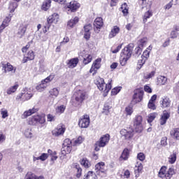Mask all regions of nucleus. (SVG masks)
<instances>
[{
    "label": "nucleus",
    "instance_id": "obj_41",
    "mask_svg": "<svg viewBox=\"0 0 179 179\" xmlns=\"http://www.w3.org/2000/svg\"><path fill=\"white\" fill-rule=\"evenodd\" d=\"M49 93L52 97H58V94H59V90L58 88H53L50 90Z\"/></svg>",
    "mask_w": 179,
    "mask_h": 179
},
{
    "label": "nucleus",
    "instance_id": "obj_28",
    "mask_svg": "<svg viewBox=\"0 0 179 179\" xmlns=\"http://www.w3.org/2000/svg\"><path fill=\"white\" fill-rule=\"evenodd\" d=\"M37 111H38V109L33 108L32 109H29L24 112L22 117L23 118H27V117H30V115L34 114L35 113H37Z\"/></svg>",
    "mask_w": 179,
    "mask_h": 179
},
{
    "label": "nucleus",
    "instance_id": "obj_30",
    "mask_svg": "<svg viewBox=\"0 0 179 179\" xmlns=\"http://www.w3.org/2000/svg\"><path fill=\"white\" fill-rule=\"evenodd\" d=\"M170 134H171V136H172V138L179 141V129L178 128L173 129L171 131Z\"/></svg>",
    "mask_w": 179,
    "mask_h": 179
},
{
    "label": "nucleus",
    "instance_id": "obj_15",
    "mask_svg": "<svg viewBox=\"0 0 179 179\" xmlns=\"http://www.w3.org/2000/svg\"><path fill=\"white\" fill-rule=\"evenodd\" d=\"M65 125L59 124L56 129L52 131V135L53 136H61L65 134L66 131Z\"/></svg>",
    "mask_w": 179,
    "mask_h": 179
},
{
    "label": "nucleus",
    "instance_id": "obj_3",
    "mask_svg": "<svg viewBox=\"0 0 179 179\" xmlns=\"http://www.w3.org/2000/svg\"><path fill=\"white\" fill-rule=\"evenodd\" d=\"M58 20H59V15L58 13H53L52 15H50L46 22L45 23L44 28H43V33H47L48 30H50V27H51V24L52 23H57Z\"/></svg>",
    "mask_w": 179,
    "mask_h": 179
},
{
    "label": "nucleus",
    "instance_id": "obj_10",
    "mask_svg": "<svg viewBox=\"0 0 179 179\" xmlns=\"http://www.w3.org/2000/svg\"><path fill=\"white\" fill-rule=\"evenodd\" d=\"M120 134L121 137L123 138V139H125V141H131V139L134 138V135H135V131L132 129H122Z\"/></svg>",
    "mask_w": 179,
    "mask_h": 179
},
{
    "label": "nucleus",
    "instance_id": "obj_33",
    "mask_svg": "<svg viewBox=\"0 0 179 179\" xmlns=\"http://www.w3.org/2000/svg\"><path fill=\"white\" fill-rule=\"evenodd\" d=\"M166 171H167V167L162 166L159 171L158 177H159L160 178H166Z\"/></svg>",
    "mask_w": 179,
    "mask_h": 179
},
{
    "label": "nucleus",
    "instance_id": "obj_48",
    "mask_svg": "<svg viewBox=\"0 0 179 179\" xmlns=\"http://www.w3.org/2000/svg\"><path fill=\"white\" fill-rule=\"evenodd\" d=\"M126 115H132L134 113V108L132 106H127L124 110Z\"/></svg>",
    "mask_w": 179,
    "mask_h": 179
},
{
    "label": "nucleus",
    "instance_id": "obj_23",
    "mask_svg": "<svg viewBox=\"0 0 179 179\" xmlns=\"http://www.w3.org/2000/svg\"><path fill=\"white\" fill-rule=\"evenodd\" d=\"M161 104L162 108H167V107H170L171 101H170L169 97L164 96V98H162Z\"/></svg>",
    "mask_w": 179,
    "mask_h": 179
},
{
    "label": "nucleus",
    "instance_id": "obj_43",
    "mask_svg": "<svg viewBox=\"0 0 179 179\" xmlns=\"http://www.w3.org/2000/svg\"><path fill=\"white\" fill-rule=\"evenodd\" d=\"M17 6H19V4H17V1H13L10 3L9 8L10 9L11 13L15 12V10L17 8Z\"/></svg>",
    "mask_w": 179,
    "mask_h": 179
},
{
    "label": "nucleus",
    "instance_id": "obj_58",
    "mask_svg": "<svg viewBox=\"0 0 179 179\" xmlns=\"http://www.w3.org/2000/svg\"><path fill=\"white\" fill-rule=\"evenodd\" d=\"M156 72L152 71L151 73H148L144 76L145 79H150V78H153Z\"/></svg>",
    "mask_w": 179,
    "mask_h": 179
},
{
    "label": "nucleus",
    "instance_id": "obj_64",
    "mask_svg": "<svg viewBox=\"0 0 179 179\" xmlns=\"http://www.w3.org/2000/svg\"><path fill=\"white\" fill-rule=\"evenodd\" d=\"M2 118H6L8 117V110L2 109L1 111Z\"/></svg>",
    "mask_w": 179,
    "mask_h": 179
},
{
    "label": "nucleus",
    "instance_id": "obj_51",
    "mask_svg": "<svg viewBox=\"0 0 179 179\" xmlns=\"http://www.w3.org/2000/svg\"><path fill=\"white\" fill-rule=\"evenodd\" d=\"M157 116V114L156 113H150L148 115V122H149V124H150V122H153Z\"/></svg>",
    "mask_w": 179,
    "mask_h": 179
},
{
    "label": "nucleus",
    "instance_id": "obj_62",
    "mask_svg": "<svg viewBox=\"0 0 179 179\" xmlns=\"http://www.w3.org/2000/svg\"><path fill=\"white\" fill-rule=\"evenodd\" d=\"M148 108H150L151 110H156V105L155 104V102L149 101Z\"/></svg>",
    "mask_w": 179,
    "mask_h": 179
},
{
    "label": "nucleus",
    "instance_id": "obj_52",
    "mask_svg": "<svg viewBox=\"0 0 179 179\" xmlns=\"http://www.w3.org/2000/svg\"><path fill=\"white\" fill-rule=\"evenodd\" d=\"M121 89H122V87H117L113 88L111 91L112 96H115V95L118 94V93H120V92H121Z\"/></svg>",
    "mask_w": 179,
    "mask_h": 179
},
{
    "label": "nucleus",
    "instance_id": "obj_31",
    "mask_svg": "<svg viewBox=\"0 0 179 179\" xmlns=\"http://www.w3.org/2000/svg\"><path fill=\"white\" fill-rule=\"evenodd\" d=\"M84 179H97V175L93 171H88L87 173L84 176Z\"/></svg>",
    "mask_w": 179,
    "mask_h": 179
},
{
    "label": "nucleus",
    "instance_id": "obj_29",
    "mask_svg": "<svg viewBox=\"0 0 179 179\" xmlns=\"http://www.w3.org/2000/svg\"><path fill=\"white\" fill-rule=\"evenodd\" d=\"M118 33H120V27H118L117 26H115L113 27V29H111L108 38H113L115 37V36H117Z\"/></svg>",
    "mask_w": 179,
    "mask_h": 179
},
{
    "label": "nucleus",
    "instance_id": "obj_8",
    "mask_svg": "<svg viewBox=\"0 0 179 179\" xmlns=\"http://www.w3.org/2000/svg\"><path fill=\"white\" fill-rule=\"evenodd\" d=\"M71 152H72V141L69 138H66L63 143L62 155L65 156L66 155H69Z\"/></svg>",
    "mask_w": 179,
    "mask_h": 179
},
{
    "label": "nucleus",
    "instance_id": "obj_49",
    "mask_svg": "<svg viewBox=\"0 0 179 179\" xmlns=\"http://www.w3.org/2000/svg\"><path fill=\"white\" fill-rule=\"evenodd\" d=\"M122 48V44L117 45L116 48L115 46L111 48V52L113 54H117Z\"/></svg>",
    "mask_w": 179,
    "mask_h": 179
},
{
    "label": "nucleus",
    "instance_id": "obj_55",
    "mask_svg": "<svg viewBox=\"0 0 179 179\" xmlns=\"http://www.w3.org/2000/svg\"><path fill=\"white\" fill-rule=\"evenodd\" d=\"M6 141V135L3 134L2 131L0 132V145Z\"/></svg>",
    "mask_w": 179,
    "mask_h": 179
},
{
    "label": "nucleus",
    "instance_id": "obj_39",
    "mask_svg": "<svg viewBox=\"0 0 179 179\" xmlns=\"http://www.w3.org/2000/svg\"><path fill=\"white\" fill-rule=\"evenodd\" d=\"M174 169L169 168V170L167 171V173H166L165 178L171 179L173 177V176H174Z\"/></svg>",
    "mask_w": 179,
    "mask_h": 179
},
{
    "label": "nucleus",
    "instance_id": "obj_13",
    "mask_svg": "<svg viewBox=\"0 0 179 179\" xmlns=\"http://www.w3.org/2000/svg\"><path fill=\"white\" fill-rule=\"evenodd\" d=\"M143 99V90L137 89L134 90V94L133 95L132 103L136 104L141 103Z\"/></svg>",
    "mask_w": 179,
    "mask_h": 179
},
{
    "label": "nucleus",
    "instance_id": "obj_56",
    "mask_svg": "<svg viewBox=\"0 0 179 179\" xmlns=\"http://www.w3.org/2000/svg\"><path fill=\"white\" fill-rule=\"evenodd\" d=\"M92 27L91 24H88L84 26V32L90 33V30H92Z\"/></svg>",
    "mask_w": 179,
    "mask_h": 179
},
{
    "label": "nucleus",
    "instance_id": "obj_38",
    "mask_svg": "<svg viewBox=\"0 0 179 179\" xmlns=\"http://www.w3.org/2000/svg\"><path fill=\"white\" fill-rule=\"evenodd\" d=\"M80 164L81 166H83L84 167H85V169H89V167H90L91 166L90 162L86 158L82 159V160L80 161Z\"/></svg>",
    "mask_w": 179,
    "mask_h": 179
},
{
    "label": "nucleus",
    "instance_id": "obj_35",
    "mask_svg": "<svg viewBox=\"0 0 179 179\" xmlns=\"http://www.w3.org/2000/svg\"><path fill=\"white\" fill-rule=\"evenodd\" d=\"M92 59H93V56H92L91 55H85L83 59L84 65H87V64H90Z\"/></svg>",
    "mask_w": 179,
    "mask_h": 179
},
{
    "label": "nucleus",
    "instance_id": "obj_42",
    "mask_svg": "<svg viewBox=\"0 0 179 179\" xmlns=\"http://www.w3.org/2000/svg\"><path fill=\"white\" fill-rule=\"evenodd\" d=\"M152 16H153V13H152V11L148 10V11L145 12L144 14V17H143L144 23H146V22H148V19L152 17Z\"/></svg>",
    "mask_w": 179,
    "mask_h": 179
},
{
    "label": "nucleus",
    "instance_id": "obj_46",
    "mask_svg": "<svg viewBox=\"0 0 179 179\" xmlns=\"http://www.w3.org/2000/svg\"><path fill=\"white\" fill-rule=\"evenodd\" d=\"M143 170V166L141 163L138 162L135 166V173H141Z\"/></svg>",
    "mask_w": 179,
    "mask_h": 179
},
{
    "label": "nucleus",
    "instance_id": "obj_45",
    "mask_svg": "<svg viewBox=\"0 0 179 179\" xmlns=\"http://www.w3.org/2000/svg\"><path fill=\"white\" fill-rule=\"evenodd\" d=\"M122 12L124 16L128 15V5L127 3H124L121 6Z\"/></svg>",
    "mask_w": 179,
    "mask_h": 179
},
{
    "label": "nucleus",
    "instance_id": "obj_57",
    "mask_svg": "<svg viewBox=\"0 0 179 179\" xmlns=\"http://www.w3.org/2000/svg\"><path fill=\"white\" fill-rule=\"evenodd\" d=\"M142 48L140 46H138L136 49H135V54L136 55V57H139V55H141L142 54Z\"/></svg>",
    "mask_w": 179,
    "mask_h": 179
},
{
    "label": "nucleus",
    "instance_id": "obj_19",
    "mask_svg": "<svg viewBox=\"0 0 179 179\" xmlns=\"http://www.w3.org/2000/svg\"><path fill=\"white\" fill-rule=\"evenodd\" d=\"M95 171L96 174H100V173H106L107 169H106V164L104 162H99L95 165Z\"/></svg>",
    "mask_w": 179,
    "mask_h": 179
},
{
    "label": "nucleus",
    "instance_id": "obj_16",
    "mask_svg": "<svg viewBox=\"0 0 179 179\" xmlns=\"http://www.w3.org/2000/svg\"><path fill=\"white\" fill-rule=\"evenodd\" d=\"M101 67V58L96 59L90 70V73H92L93 76L96 75V72H97L98 69H100Z\"/></svg>",
    "mask_w": 179,
    "mask_h": 179
},
{
    "label": "nucleus",
    "instance_id": "obj_9",
    "mask_svg": "<svg viewBox=\"0 0 179 179\" xmlns=\"http://www.w3.org/2000/svg\"><path fill=\"white\" fill-rule=\"evenodd\" d=\"M54 78H55V75L50 74L45 80H43L39 85L36 86V90H38V92H43L48 86V83H50Z\"/></svg>",
    "mask_w": 179,
    "mask_h": 179
},
{
    "label": "nucleus",
    "instance_id": "obj_59",
    "mask_svg": "<svg viewBox=\"0 0 179 179\" xmlns=\"http://www.w3.org/2000/svg\"><path fill=\"white\" fill-rule=\"evenodd\" d=\"M145 154H143V152H140L137 155V159L141 162H143V160H145Z\"/></svg>",
    "mask_w": 179,
    "mask_h": 179
},
{
    "label": "nucleus",
    "instance_id": "obj_25",
    "mask_svg": "<svg viewBox=\"0 0 179 179\" xmlns=\"http://www.w3.org/2000/svg\"><path fill=\"white\" fill-rule=\"evenodd\" d=\"M78 63H79V59L73 58L68 61L67 65L69 68L73 69V68H76V66L78 65Z\"/></svg>",
    "mask_w": 179,
    "mask_h": 179
},
{
    "label": "nucleus",
    "instance_id": "obj_21",
    "mask_svg": "<svg viewBox=\"0 0 179 179\" xmlns=\"http://www.w3.org/2000/svg\"><path fill=\"white\" fill-rule=\"evenodd\" d=\"M170 118V112H167V110H164L163 114L160 118V124L164 125L167 122V120Z\"/></svg>",
    "mask_w": 179,
    "mask_h": 179
},
{
    "label": "nucleus",
    "instance_id": "obj_50",
    "mask_svg": "<svg viewBox=\"0 0 179 179\" xmlns=\"http://www.w3.org/2000/svg\"><path fill=\"white\" fill-rule=\"evenodd\" d=\"M65 108H66L65 107V106L64 105H62L60 106H58L57 108H56V113L57 114H62L64 111H65Z\"/></svg>",
    "mask_w": 179,
    "mask_h": 179
},
{
    "label": "nucleus",
    "instance_id": "obj_12",
    "mask_svg": "<svg viewBox=\"0 0 179 179\" xmlns=\"http://www.w3.org/2000/svg\"><path fill=\"white\" fill-rule=\"evenodd\" d=\"M79 8H80V3H78L76 1H72L66 4V10H67L69 14L71 13L76 12Z\"/></svg>",
    "mask_w": 179,
    "mask_h": 179
},
{
    "label": "nucleus",
    "instance_id": "obj_6",
    "mask_svg": "<svg viewBox=\"0 0 179 179\" xmlns=\"http://www.w3.org/2000/svg\"><path fill=\"white\" fill-rule=\"evenodd\" d=\"M31 97H33V92H31L30 89L24 88V90L17 96L16 100L20 101H27L28 100H30Z\"/></svg>",
    "mask_w": 179,
    "mask_h": 179
},
{
    "label": "nucleus",
    "instance_id": "obj_17",
    "mask_svg": "<svg viewBox=\"0 0 179 179\" xmlns=\"http://www.w3.org/2000/svg\"><path fill=\"white\" fill-rule=\"evenodd\" d=\"M104 23L103 22V18L96 17L94 22V29L96 33H99L100 29L103 27Z\"/></svg>",
    "mask_w": 179,
    "mask_h": 179
},
{
    "label": "nucleus",
    "instance_id": "obj_36",
    "mask_svg": "<svg viewBox=\"0 0 179 179\" xmlns=\"http://www.w3.org/2000/svg\"><path fill=\"white\" fill-rule=\"evenodd\" d=\"M168 159L170 164H174V163H176V160H177V153L173 152Z\"/></svg>",
    "mask_w": 179,
    "mask_h": 179
},
{
    "label": "nucleus",
    "instance_id": "obj_47",
    "mask_svg": "<svg viewBox=\"0 0 179 179\" xmlns=\"http://www.w3.org/2000/svg\"><path fill=\"white\" fill-rule=\"evenodd\" d=\"M24 179H36V174L31 171H29L25 175Z\"/></svg>",
    "mask_w": 179,
    "mask_h": 179
},
{
    "label": "nucleus",
    "instance_id": "obj_32",
    "mask_svg": "<svg viewBox=\"0 0 179 179\" xmlns=\"http://www.w3.org/2000/svg\"><path fill=\"white\" fill-rule=\"evenodd\" d=\"M157 85H166V83H167V78L163 76H159L157 78Z\"/></svg>",
    "mask_w": 179,
    "mask_h": 179
},
{
    "label": "nucleus",
    "instance_id": "obj_14",
    "mask_svg": "<svg viewBox=\"0 0 179 179\" xmlns=\"http://www.w3.org/2000/svg\"><path fill=\"white\" fill-rule=\"evenodd\" d=\"M90 124V117L88 115H84L78 121L80 128H87Z\"/></svg>",
    "mask_w": 179,
    "mask_h": 179
},
{
    "label": "nucleus",
    "instance_id": "obj_2",
    "mask_svg": "<svg viewBox=\"0 0 179 179\" xmlns=\"http://www.w3.org/2000/svg\"><path fill=\"white\" fill-rule=\"evenodd\" d=\"M73 98L74 100L72 101V106L73 107H80L82 103L87 99V93L81 90H77L73 94Z\"/></svg>",
    "mask_w": 179,
    "mask_h": 179
},
{
    "label": "nucleus",
    "instance_id": "obj_1",
    "mask_svg": "<svg viewBox=\"0 0 179 179\" xmlns=\"http://www.w3.org/2000/svg\"><path fill=\"white\" fill-rule=\"evenodd\" d=\"M133 50L134 44L130 43L122 50L120 59V65H122V66H125V65H127V62L131 58V55H132Z\"/></svg>",
    "mask_w": 179,
    "mask_h": 179
},
{
    "label": "nucleus",
    "instance_id": "obj_61",
    "mask_svg": "<svg viewBox=\"0 0 179 179\" xmlns=\"http://www.w3.org/2000/svg\"><path fill=\"white\" fill-rule=\"evenodd\" d=\"M83 142V138L82 136H79L76 140H75V145H80Z\"/></svg>",
    "mask_w": 179,
    "mask_h": 179
},
{
    "label": "nucleus",
    "instance_id": "obj_5",
    "mask_svg": "<svg viewBox=\"0 0 179 179\" xmlns=\"http://www.w3.org/2000/svg\"><path fill=\"white\" fill-rule=\"evenodd\" d=\"M97 87L101 92H103L105 94H107L110 90H111V80H108V83H104V79L99 78L96 82Z\"/></svg>",
    "mask_w": 179,
    "mask_h": 179
},
{
    "label": "nucleus",
    "instance_id": "obj_37",
    "mask_svg": "<svg viewBox=\"0 0 179 179\" xmlns=\"http://www.w3.org/2000/svg\"><path fill=\"white\" fill-rule=\"evenodd\" d=\"M50 6H51V0H46L42 5V10H48V9H50Z\"/></svg>",
    "mask_w": 179,
    "mask_h": 179
},
{
    "label": "nucleus",
    "instance_id": "obj_26",
    "mask_svg": "<svg viewBox=\"0 0 179 179\" xmlns=\"http://www.w3.org/2000/svg\"><path fill=\"white\" fill-rule=\"evenodd\" d=\"M12 15L9 17H6L4 20L3 21V23L0 26V33H2V30H3L6 27H8L9 26V22L11 20Z\"/></svg>",
    "mask_w": 179,
    "mask_h": 179
},
{
    "label": "nucleus",
    "instance_id": "obj_63",
    "mask_svg": "<svg viewBox=\"0 0 179 179\" xmlns=\"http://www.w3.org/2000/svg\"><path fill=\"white\" fill-rule=\"evenodd\" d=\"M178 37V32L177 31H172L171 32V38H177Z\"/></svg>",
    "mask_w": 179,
    "mask_h": 179
},
{
    "label": "nucleus",
    "instance_id": "obj_34",
    "mask_svg": "<svg viewBox=\"0 0 179 179\" xmlns=\"http://www.w3.org/2000/svg\"><path fill=\"white\" fill-rule=\"evenodd\" d=\"M74 168L76 170L77 178H80V177H82V168H80L78 164H74Z\"/></svg>",
    "mask_w": 179,
    "mask_h": 179
},
{
    "label": "nucleus",
    "instance_id": "obj_60",
    "mask_svg": "<svg viewBox=\"0 0 179 179\" xmlns=\"http://www.w3.org/2000/svg\"><path fill=\"white\" fill-rule=\"evenodd\" d=\"M150 54V52L145 50L141 56V58H143L144 59H148V57H149Z\"/></svg>",
    "mask_w": 179,
    "mask_h": 179
},
{
    "label": "nucleus",
    "instance_id": "obj_18",
    "mask_svg": "<svg viewBox=\"0 0 179 179\" xmlns=\"http://www.w3.org/2000/svg\"><path fill=\"white\" fill-rule=\"evenodd\" d=\"M1 66H2V71L3 73H6V72H12V71H14V72H16V68H14L10 63L8 62L7 64H5V62H1Z\"/></svg>",
    "mask_w": 179,
    "mask_h": 179
},
{
    "label": "nucleus",
    "instance_id": "obj_24",
    "mask_svg": "<svg viewBox=\"0 0 179 179\" xmlns=\"http://www.w3.org/2000/svg\"><path fill=\"white\" fill-rule=\"evenodd\" d=\"M26 30H27V25H22L19 27L18 31L17 33V36L19 38H22L23 36H24L26 33Z\"/></svg>",
    "mask_w": 179,
    "mask_h": 179
},
{
    "label": "nucleus",
    "instance_id": "obj_11",
    "mask_svg": "<svg viewBox=\"0 0 179 179\" xmlns=\"http://www.w3.org/2000/svg\"><path fill=\"white\" fill-rule=\"evenodd\" d=\"M44 122H45V118L38 115L33 116L28 121L29 125H37V124H44Z\"/></svg>",
    "mask_w": 179,
    "mask_h": 179
},
{
    "label": "nucleus",
    "instance_id": "obj_27",
    "mask_svg": "<svg viewBox=\"0 0 179 179\" xmlns=\"http://www.w3.org/2000/svg\"><path fill=\"white\" fill-rule=\"evenodd\" d=\"M129 157V150L125 148L122 152L121 156L119 158L120 162H122V160H128Z\"/></svg>",
    "mask_w": 179,
    "mask_h": 179
},
{
    "label": "nucleus",
    "instance_id": "obj_22",
    "mask_svg": "<svg viewBox=\"0 0 179 179\" xmlns=\"http://www.w3.org/2000/svg\"><path fill=\"white\" fill-rule=\"evenodd\" d=\"M79 23V17H75L74 18H71L70 20L67 22V28L68 29H73L76 24Z\"/></svg>",
    "mask_w": 179,
    "mask_h": 179
},
{
    "label": "nucleus",
    "instance_id": "obj_4",
    "mask_svg": "<svg viewBox=\"0 0 179 179\" xmlns=\"http://www.w3.org/2000/svg\"><path fill=\"white\" fill-rule=\"evenodd\" d=\"M108 142H110V134H106L102 136L99 140L96 142L94 150H96V152H99V150H100V148H105V146L108 145Z\"/></svg>",
    "mask_w": 179,
    "mask_h": 179
},
{
    "label": "nucleus",
    "instance_id": "obj_40",
    "mask_svg": "<svg viewBox=\"0 0 179 179\" xmlns=\"http://www.w3.org/2000/svg\"><path fill=\"white\" fill-rule=\"evenodd\" d=\"M19 87L18 84H15V85L10 87L7 90V94H12V93H15L16 90H17V88Z\"/></svg>",
    "mask_w": 179,
    "mask_h": 179
},
{
    "label": "nucleus",
    "instance_id": "obj_44",
    "mask_svg": "<svg viewBox=\"0 0 179 179\" xmlns=\"http://www.w3.org/2000/svg\"><path fill=\"white\" fill-rule=\"evenodd\" d=\"M147 43H148V38H143L140 41H138V47L143 48V47L146 45Z\"/></svg>",
    "mask_w": 179,
    "mask_h": 179
},
{
    "label": "nucleus",
    "instance_id": "obj_20",
    "mask_svg": "<svg viewBox=\"0 0 179 179\" xmlns=\"http://www.w3.org/2000/svg\"><path fill=\"white\" fill-rule=\"evenodd\" d=\"M36 57L33 50H29L22 59V64H26L27 61H33Z\"/></svg>",
    "mask_w": 179,
    "mask_h": 179
},
{
    "label": "nucleus",
    "instance_id": "obj_7",
    "mask_svg": "<svg viewBox=\"0 0 179 179\" xmlns=\"http://www.w3.org/2000/svg\"><path fill=\"white\" fill-rule=\"evenodd\" d=\"M143 121V118L141 115H136L134 120V127L136 132L141 134L142 131H143V125L142 124V122Z\"/></svg>",
    "mask_w": 179,
    "mask_h": 179
},
{
    "label": "nucleus",
    "instance_id": "obj_54",
    "mask_svg": "<svg viewBox=\"0 0 179 179\" xmlns=\"http://www.w3.org/2000/svg\"><path fill=\"white\" fill-rule=\"evenodd\" d=\"M145 62H146V59L141 57V59L138 60V69H141V68H142V66H143V65Z\"/></svg>",
    "mask_w": 179,
    "mask_h": 179
},
{
    "label": "nucleus",
    "instance_id": "obj_53",
    "mask_svg": "<svg viewBox=\"0 0 179 179\" xmlns=\"http://www.w3.org/2000/svg\"><path fill=\"white\" fill-rule=\"evenodd\" d=\"M24 136L26 138H32L33 137V134L31 133V129H27L24 131Z\"/></svg>",
    "mask_w": 179,
    "mask_h": 179
}]
</instances>
